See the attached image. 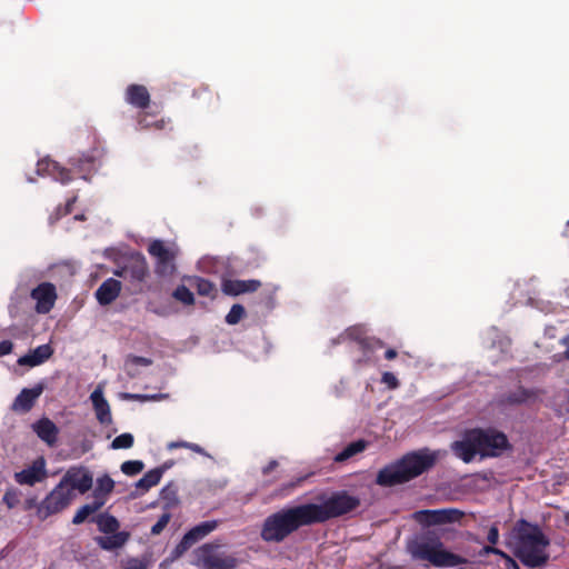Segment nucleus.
Here are the masks:
<instances>
[{
	"mask_svg": "<svg viewBox=\"0 0 569 569\" xmlns=\"http://www.w3.org/2000/svg\"><path fill=\"white\" fill-rule=\"evenodd\" d=\"M171 519V515L170 512H164L160 516V518L158 519V521L151 527V535L153 536H158L160 535L163 529L167 527V525L169 523Z\"/></svg>",
	"mask_w": 569,
	"mask_h": 569,
	"instance_id": "obj_35",
	"label": "nucleus"
},
{
	"mask_svg": "<svg viewBox=\"0 0 569 569\" xmlns=\"http://www.w3.org/2000/svg\"><path fill=\"white\" fill-rule=\"evenodd\" d=\"M192 556V565L200 569H236L239 565L236 555L227 552L216 541L196 548Z\"/></svg>",
	"mask_w": 569,
	"mask_h": 569,
	"instance_id": "obj_7",
	"label": "nucleus"
},
{
	"mask_svg": "<svg viewBox=\"0 0 569 569\" xmlns=\"http://www.w3.org/2000/svg\"><path fill=\"white\" fill-rule=\"evenodd\" d=\"M183 445H189V442H187V441L171 442L168 447H169V449L183 448Z\"/></svg>",
	"mask_w": 569,
	"mask_h": 569,
	"instance_id": "obj_52",
	"label": "nucleus"
},
{
	"mask_svg": "<svg viewBox=\"0 0 569 569\" xmlns=\"http://www.w3.org/2000/svg\"><path fill=\"white\" fill-rule=\"evenodd\" d=\"M60 482L80 493L89 491L93 483L91 472L84 467H72L61 478Z\"/></svg>",
	"mask_w": 569,
	"mask_h": 569,
	"instance_id": "obj_13",
	"label": "nucleus"
},
{
	"mask_svg": "<svg viewBox=\"0 0 569 569\" xmlns=\"http://www.w3.org/2000/svg\"><path fill=\"white\" fill-rule=\"evenodd\" d=\"M103 506L104 501L96 500L93 498L91 502L83 505L77 510L76 515L73 516L72 523L80 525L84 522L89 516L100 510Z\"/></svg>",
	"mask_w": 569,
	"mask_h": 569,
	"instance_id": "obj_27",
	"label": "nucleus"
},
{
	"mask_svg": "<svg viewBox=\"0 0 569 569\" xmlns=\"http://www.w3.org/2000/svg\"><path fill=\"white\" fill-rule=\"evenodd\" d=\"M13 345L9 340L0 341V357L9 355L12 351Z\"/></svg>",
	"mask_w": 569,
	"mask_h": 569,
	"instance_id": "obj_41",
	"label": "nucleus"
},
{
	"mask_svg": "<svg viewBox=\"0 0 569 569\" xmlns=\"http://www.w3.org/2000/svg\"><path fill=\"white\" fill-rule=\"evenodd\" d=\"M31 298L37 302L38 313H48L57 299L56 287L50 282H42L31 291Z\"/></svg>",
	"mask_w": 569,
	"mask_h": 569,
	"instance_id": "obj_15",
	"label": "nucleus"
},
{
	"mask_svg": "<svg viewBox=\"0 0 569 569\" xmlns=\"http://www.w3.org/2000/svg\"><path fill=\"white\" fill-rule=\"evenodd\" d=\"M305 479H306V477H300V478H298L296 481L290 482V483L288 485V488H289V489H291V490H292V489H295L296 487L300 486V485H301V482H302Z\"/></svg>",
	"mask_w": 569,
	"mask_h": 569,
	"instance_id": "obj_50",
	"label": "nucleus"
},
{
	"mask_svg": "<svg viewBox=\"0 0 569 569\" xmlns=\"http://www.w3.org/2000/svg\"><path fill=\"white\" fill-rule=\"evenodd\" d=\"M53 353L50 345L38 346L34 350L18 359L20 366L36 367L48 360Z\"/></svg>",
	"mask_w": 569,
	"mask_h": 569,
	"instance_id": "obj_21",
	"label": "nucleus"
},
{
	"mask_svg": "<svg viewBox=\"0 0 569 569\" xmlns=\"http://www.w3.org/2000/svg\"><path fill=\"white\" fill-rule=\"evenodd\" d=\"M438 458L439 452L429 449L408 453L382 468L377 475L376 482L382 487L405 483L433 467Z\"/></svg>",
	"mask_w": 569,
	"mask_h": 569,
	"instance_id": "obj_2",
	"label": "nucleus"
},
{
	"mask_svg": "<svg viewBox=\"0 0 569 569\" xmlns=\"http://www.w3.org/2000/svg\"><path fill=\"white\" fill-rule=\"evenodd\" d=\"M259 280H226L222 283V291L226 295L238 296L246 292H253L260 288Z\"/></svg>",
	"mask_w": 569,
	"mask_h": 569,
	"instance_id": "obj_20",
	"label": "nucleus"
},
{
	"mask_svg": "<svg viewBox=\"0 0 569 569\" xmlns=\"http://www.w3.org/2000/svg\"><path fill=\"white\" fill-rule=\"evenodd\" d=\"M407 551L412 559L427 561L436 568H452L468 562L466 558L447 550L436 530H428L409 540Z\"/></svg>",
	"mask_w": 569,
	"mask_h": 569,
	"instance_id": "obj_4",
	"label": "nucleus"
},
{
	"mask_svg": "<svg viewBox=\"0 0 569 569\" xmlns=\"http://www.w3.org/2000/svg\"><path fill=\"white\" fill-rule=\"evenodd\" d=\"M218 520L203 521L187 531L180 542L172 550V559L180 558L196 542L207 537L218 528Z\"/></svg>",
	"mask_w": 569,
	"mask_h": 569,
	"instance_id": "obj_11",
	"label": "nucleus"
},
{
	"mask_svg": "<svg viewBox=\"0 0 569 569\" xmlns=\"http://www.w3.org/2000/svg\"><path fill=\"white\" fill-rule=\"evenodd\" d=\"M38 173L42 171L48 172V174L52 176L54 180L60 181L62 184H66L71 181L69 170L62 168L59 163L52 160H41L38 162Z\"/></svg>",
	"mask_w": 569,
	"mask_h": 569,
	"instance_id": "obj_22",
	"label": "nucleus"
},
{
	"mask_svg": "<svg viewBox=\"0 0 569 569\" xmlns=\"http://www.w3.org/2000/svg\"><path fill=\"white\" fill-rule=\"evenodd\" d=\"M129 539V533L124 531L109 533V536L96 538L97 543L104 550H114L121 548Z\"/></svg>",
	"mask_w": 569,
	"mask_h": 569,
	"instance_id": "obj_25",
	"label": "nucleus"
},
{
	"mask_svg": "<svg viewBox=\"0 0 569 569\" xmlns=\"http://www.w3.org/2000/svg\"><path fill=\"white\" fill-rule=\"evenodd\" d=\"M134 438L131 433L124 432L120 436L116 437L111 442V448L114 450L118 449H129L133 446Z\"/></svg>",
	"mask_w": 569,
	"mask_h": 569,
	"instance_id": "obj_33",
	"label": "nucleus"
},
{
	"mask_svg": "<svg viewBox=\"0 0 569 569\" xmlns=\"http://www.w3.org/2000/svg\"><path fill=\"white\" fill-rule=\"evenodd\" d=\"M33 432L49 447H54L58 442L59 428L47 417H43L31 426Z\"/></svg>",
	"mask_w": 569,
	"mask_h": 569,
	"instance_id": "obj_17",
	"label": "nucleus"
},
{
	"mask_svg": "<svg viewBox=\"0 0 569 569\" xmlns=\"http://www.w3.org/2000/svg\"><path fill=\"white\" fill-rule=\"evenodd\" d=\"M246 310L241 305H233L226 316V322L228 325H237L244 316Z\"/></svg>",
	"mask_w": 569,
	"mask_h": 569,
	"instance_id": "obj_34",
	"label": "nucleus"
},
{
	"mask_svg": "<svg viewBox=\"0 0 569 569\" xmlns=\"http://www.w3.org/2000/svg\"><path fill=\"white\" fill-rule=\"evenodd\" d=\"M90 399L96 410L97 419L100 423H110L111 422V412L108 401L104 399L102 390L100 388L96 389L91 395Z\"/></svg>",
	"mask_w": 569,
	"mask_h": 569,
	"instance_id": "obj_23",
	"label": "nucleus"
},
{
	"mask_svg": "<svg viewBox=\"0 0 569 569\" xmlns=\"http://www.w3.org/2000/svg\"><path fill=\"white\" fill-rule=\"evenodd\" d=\"M121 290V282L113 278L104 280L96 291V298L101 306H107L113 302Z\"/></svg>",
	"mask_w": 569,
	"mask_h": 569,
	"instance_id": "obj_18",
	"label": "nucleus"
},
{
	"mask_svg": "<svg viewBox=\"0 0 569 569\" xmlns=\"http://www.w3.org/2000/svg\"><path fill=\"white\" fill-rule=\"evenodd\" d=\"M183 448L190 449L193 452H197V453H200L202 456L209 457V455L204 451V449L202 447H200L199 445H197V443L189 442V445H183Z\"/></svg>",
	"mask_w": 569,
	"mask_h": 569,
	"instance_id": "obj_44",
	"label": "nucleus"
},
{
	"mask_svg": "<svg viewBox=\"0 0 569 569\" xmlns=\"http://www.w3.org/2000/svg\"><path fill=\"white\" fill-rule=\"evenodd\" d=\"M73 497L71 488L59 482L38 506V517L43 520L62 511L71 503Z\"/></svg>",
	"mask_w": 569,
	"mask_h": 569,
	"instance_id": "obj_8",
	"label": "nucleus"
},
{
	"mask_svg": "<svg viewBox=\"0 0 569 569\" xmlns=\"http://www.w3.org/2000/svg\"><path fill=\"white\" fill-rule=\"evenodd\" d=\"M172 297L186 306L193 305L194 302L193 293L183 284L178 286L174 289Z\"/></svg>",
	"mask_w": 569,
	"mask_h": 569,
	"instance_id": "obj_31",
	"label": "nucleus"
},
{
	"mask_svg": "<svg viewBox=\"0 0 569 569\" xmlns=\"http://www.w3.org/2000/svg\"><path fill=\"white\" fill-rule=\"evenodd\" d=\"M113 274L130 281L131 283H141L148 274V266L143 256L133 254L129 257L122 266H119Z\"/></svg>",
	"mask_w": 569,
	"mask_h": 569,
	"instance_id": "obj_12",
	"label": "nucleus"
},
{
	"mask_svg": "<svg viewBox=\"0 0 569 569\" xmlns=\"http://www.w3.org/2000/svg\"><path fill=\"white\" fill-rule=\"evenodd\" d=\"M493 555H498L500 556L501 558H503L506 561H507V565H510L511 561H515L513 558H511L509 555H507L505 551L498 549V548H495V551H492Z\"/></svg>",
	"mask_w": 569,
	"mask_h": 569,
	"instance_id": "obj_46",
	"label": "nucleus"
},
{
	"mask_svg": "<svg viewBox=\"0 0 569 569\" xmlns=\"http://www.w3.org/2000/svg\"><path fill=\"white\" fill-rule=\"evenodd\" d=\"M138 367H136L133 363H130L129 360L126 359V362H124V369L127 371V373L131 377V378H134L139 375V371L137 369Z\"/></svg>",
	"mask_w": 569,
	"mask_h": 569,
	"instance_id": "obj_42",
	"label": "nucleus"
},
{
	"mask_svg": "<svg viewBox=\"0 0 569 569\" xmlns=\"http://www.w3.org/2000/svg\"><path fill=\"white\" fill-rule=\"evenodd\" d=\"M44 390L43 383H38L33 388H24L16 397L11 405V410L16 412H29L34 406L37 399Z\"/></svg>",
	"mask_w": 569,
	"mask_h": 569,
	"instance_id": "obj_16",
	"label": "nucleus"
},
{
	"mask_svg": "<svg viewBox=\"0 0 569 569\" xmlns=\"http://www.w3.org/2000/svg\"><path fill=\"white\" fill-rule=\"evenodd\" d=\"M511 569H520L519 565L515 561H511L510 565H508Z\"/></svg>",
	"mask_w": 569,
	"mask_h": 569,
	"instance_id": "obj_55",
	"label": "nucleus"
},
{
	"mask_svg": "<svg viewBox=\"0 0 569 569\" xmlns=\"http://www.w3.org/2000/svg\"><path fill=\"white\" fill-rule=\"evenodd\" d=\"M174 490L170 486H167L161 490V495L164 499H171V496H174Z\"/></svg>",
	"mask_w": 569,
	"mask_h": 569,
	"instance_id": "obj_48",
	"label": "nucleus"
},
{
	"mask_svg": "<svg viewBox=\"0 0 569 569\" xmlns=\"http://www.w3.org/2000/svg\"><path fill=\"white\" fill-rule=\"evenodd\" d=\"M367 448V441L357 440L355 442L349 443L345 447L338 455L335 457L336 462H345L356 456L357 453L362 452Z\"/></svg>",
	"mask_w": 569,
	"mask_h": 569,
	"instance_id": "obj_28",
	"label": "nucleus"
},
{
	"mask_svg": "<svg viewBox=\"0 0 569 569\" xmlns=\"http://www.w3.org/2000/svg\"><path fill=\"white\" fill-rule=\"evenodd\" d=\"M48 477L47 462L43 457H38L30 466L14 473V480L19 485L34 486Z\"/></svg>",
	"mask_w": 569,
	"mask_h": 569,
	"instance_id": "obj_14",
	"label": "nucleus"
},
{
	"mask_svg": "<svg viewBox=\"0 0 569 569\" xmlns=\"http://www.w3.org/2000/svg\"><path fill=\"white\" fill-rule=\"evenodd\" d=\"M278 467V461L277 460H271L263 469H262V472L263 475H268L269 472H271L272 470H274L276 468Z\"/></svg>",
	"mask_w": 569,
	"mask_h": 569,
	"instance_id": "obj_47",
	"label": "nucleus"
},
{
	"mask_svg": "<svg viewBox=\"0 0 569 569\" xmlns=\"http://www.w3.org/2000/svg\"><path fill=\"white\" fill-rule=\"evenodd\" d=\"M312 525L306 503L283 508L268 516L261 527L260 537L269 543H280L300 527Z\"/></svg>",
	"mask_w": 569,
	"mask_h": 569,
	"instance_id": "obj_5",
	"label": "nucleus"
},
{
	"mask_svg": "<svg viewBox=\"0 0 569 569\" xmlns=\"http://www.w3.org/2000/svg\"><path fill=\"white\" fill-rule=\"evenodd\" d=\"M166 469H167V467L162 466V467L149 470L141 479H139L134 483L137 491L132 492L131 497L137 498V497L143 495L144 492L149 491L152 487L157 486L160 482Z\"/></svg>",
	"mask_w": 569,
	"mask_h": 569,
	"instance_id": "obj_19",
	"label": "nucleus"
},
{
	"mask_svg": "<svg viewBox=\"0 0 569 569\" xmlns=\"http://www.w3.org/2000/svg\"><path fill=\"white\" fill-rule=\"evenodd\" d=\"M114 488V481L108 476L103 475L97 479L96 488L93 490V498L96 500L107 502V498L109 493L112 492Z\"/></svg>",
	"mask_w": 569,
	"mask_h": 569,
	"instance_id": "obj_26",
	"label": "nucleus"
},
{
	"mask_svg": "<svg viewBox=\"0 0 569 569\" xmlns=\"http://www.w3.org/2000/svg\"><path fill=\"white\" fill-rule=\"evenodd\" d=\"M381 381L387 385L389 389H397L399 387V380L392 372H385Z\"/></svg>",
	"mask_w": 569,
	"mask_h": 569,
	"instance_id": "obj_37",
	"label": "nucleus"
},
{
	"mask_svg": "<svg viewBox=\"0 0 569 569\" xmlns=\"http://www.w3.org/2000/svg\"><path fill=\"white\" fill-rule=\"evenodd\" d=\"M72 164L78 167L80 170H83V160L82 159L79 158L77 160H73Z\"/></svg>",
	"mask_w": 569,
	"mask_h": 569,
	"instance_id": "obj_53",
	"label": "nucleus"
},
{
	"mask_svg": "<svg viewBox=\"0 0 569 569\" xmlns=\"http://www.w3.org/2000/svg\"><path fill=\"white\" fill-rule=\"evenodd\" d=\"M127 360L130 361V363H133L136 367L143 366L148 367L152 363V361L144 357H138V356H129Z\"/></svg>",
	"mask_w": 569,
	"mask_h": 569,
	"instance_id": "obj_39",
	"label": "nucleus"
},
{
	"mask_svg": "<svg viewBox=\"0 0 569 569\" xmlns=\"http://www.w3.org/2000/svg\"><path fill=\"white\" fill-rule=\"evenodd\" d=\"M122 398L144 401V400L153 399L154 397L153 396L150 397V396H146V395H137V393H122Z\"/></svg>",
	"mask_w": 569,
	"mask_h": 569,
	"instance_id": "obj_43",
	"label": "nucleus"
},
{
	"mask_svg": "<svg viewBox=\"0 0 569 569\" xmlns=\"http://www.w3.org/2000/svg\"><path fill=\"white\" fill-rule=\"evenodd\" d=\"M356 331H357V329H349V330H348V335H349V336H352V335H353V332H356Z\"/></svg>",
	"mask_w": 569,
	"mask_h": 569,
	"instance_id": "obj_57",
	"label": "nucleus"
},
{
	"mask_svg": "<svg viewBox=\"0 0 569 569\" xmlns=\"http://www.w3.org/2000/svg\"><path fill=\"white\" fill-rule=\"evenodd\" d=\"M3 501L10 509L17 507L20 501L18 492L7 491L3 496Z\"/></svg>",
	"mask_w": 569,
	"mask_h": 569,
	"instance_id": "obj_36",
	"label": "nucleus"
},
{
	"mask_svg": "<svg viewBox=\"0 0 569 569\" xmlns=\"http://www.w3.org/2000/svg\"><path fill=\"white\" fill-rule=\"evenodd\" d=\"M563 520H565V523L567 526H569V511L567 513H565Z\"/></svg>",
	"mask_w": 569,
	"mask_h": 569,
	"instance_id": "obj_56",
	"label": "nucleus"
},
{
	"mask_svg": "<svg viewBox=\"0 0 569 569\" xmlns=\"http://www.w3.org/2000/svg\"><path fill=\"white\" fill-rule=\"evenodd\" d=\"M463 512L456 508L426 509L413 513V519L422 526H439L459 521Z\"/></svg>",
	"mask_w": 569,
	"mask_h": 569,
	"instance_id": "obj_10",
	"label": "nucleus"
},
{
	"mask_svg": "<svg viewBox=\"0 0 569 569\" xmlns=\"http://www.w3.org/2000/svg\"><path fill=\"white\" fill-rule=\"evenodd\" d=\"M123 569H147V565L143 560L132 558L126 562Z\"/></svg>",
	"mask_w": 569,
	"mask_h": 569,
	"instance_id": "obj_38",
	"label": "nucleus"
},
{
	"mask_svg": "<svg viewBox=\"0 0 569 569\" xmlns=\"http://www.w3.org/2000/svg\"><path fill=\"white\" fill-rule=\"evenodd\" d=\"M74 219L83 220L84 217L82 214L81 216H76Z\"/></svg>",
	"mask_w": 569,
	"mask_h": 569,
	"instance_id": "obj_58",
	"label": "nucleus"
},
{
	"mask_svg": "<svg viewBox=\"0 0 569 569\" xmlns=\"http://www.w3.org/2000/svg\"><path fill=\"white\" fill-rule=\"evenodd\" d=\"M487 539H488V541L491 545H496L498 542V540H499V530H498L497 526L490 527V529L488 531Z\"/></svg>",
	"mask_w": 569,
	"mask_h": 569,
	"instance_id": "obj_40",
	"label": "nucleus"
},
{
	"mask_svg": "<svg viewBox=\"0 0 569 569\" xmlns=\"http://www.w3.org/2000/svg\"><path fill=\"white\" fill-rule=\"evenodd\" d=\"M319 500L320 503H306L312 525L341 517L353 511L360 505L358 497L351 496L345 490L330 496H321Z\"/></svg>",
	"mask_w": 569,
	"mask_h": 569,
	"instance_id": "obj_6",
	"label": "nucleus"
},
{
	"mask_svg": "<svg viewBox=\"0 0 569 569\" xmlns=\"http://www.w3.org/2000/svg\"><path fill=\"white\" fill-rule=\"evenodd\" d=\"M386 359L392 360L397 357V351L393 349H388L385 353Z\"/></svg>",
	"mask_w": 569,
	"mask_h": 569,
	"instance_id": "obj_51",
	"label": "nucleus"
},
{
	"mask_svg": "<svg viewBox=\"0 0 569 569\" xmlns=\"http://www.w3.org/2000/svg\"><path fill=\"white\" fill-rule=\"evenodd\" d=\"M507 546L513 556L530 569L542 568L550 559V539L538 525L525 519L515 523L508 535Z\"/></svg>",
	"mask_w": 569,
	"mask_h": 569,
	"instance_id": "obj_1",
	"label": "nucleus"
},
{
	"mask_svg": "<svg viewBox=\"0 0 569 569\" xmlns=\"http://www.w3.org/2000/svg\"><path fill=\"white\" fill-rule=\"evenodd\" d=\"M127 101L140 109H144L149 106L150 96L144 86L131 84L127 88L126 92Z\"/></svg>",
	"mask_w": 569,
	"mask_h": 569,
	"instance_id": "obj_24",
	"label": "nucleus"
},
{
	"mask_svg": "<svg viewBox=\"0 0 569 569\" xmlns=\"http://www.w3.org/2000/svg\"><path fill=\"white\" fill-rule=\"evenodd\" d=\"M144 469V463L141 460H128L122 462L120 470L127 476H136Z\"/></svg>",
	"mask_w": 569,
	"mask_h": 569,
	"instance_id": "obj_32",
	"label": "nucleus"
},
{
	"mask_svg": "<svg viewBox=\"0 0 569 569\" xmlns=\"http://www.w3.org/2000/svg\"><path fill=\"white\" fill-rule=\"evenodd\" d=\"M76 201V197H73L72 199H70L67 204H66V208H64V211L62 214H68L71 212V208H72V204L74 203Z\"/></svg>",
	"mask_w": 569,
	"mask_h": 569,
	"instance_id": "obj_49",
	"label": "nucleus"
},
{
	"mask_svg": "<svg viewBox=\"0 0 569 569\" xmlns=\"http://www.w3.org/2000/svg\"><path fill=\"white\" fill-rule=\"evenodd\" d=\"M190 284L197 289L200 296L210 297L214 291L213 284L203 278L194 277L190 280Z\"/></svg>",
	"mask_w": 569,
	"mask_h": 569,
	"instance_id": "obj_30",
	"label": "nucleus"
},
{
	"mask_svg": "<svg viewBox=\"0 0 569 569\" xmlns=\"http://www.w3.org/2000/svg\"><path fill=\"white\" fill-rule=\"evenodd\" d=\"M148 252L156 258V272L160 276H168L174 271V259L178 249L174 244H166L162 240H153L148 248Z\"/></svg>",
	"mask_w": 569,
	"mask_h": 569,
	"instance_id": "obj_9",
	"label": "nucleus"
},
{
	"mask_svg": "<svg viewBox=\"0 0 569 569\" xmlns=\"http://www.w3.org/2000/svg\"><path fill=\"white\" fill-rule=\"evenodd\" d=\"M559 342L565 347L563 358L569 360V335L561 338Z\"/></svg>",
	"mask_w": 569,
	"mask_h": 569,
	"instance_id": "obj_45",
	"label": "nucleus"
},
{
	"mask_svg": "<svg viewBox=\"0 0 569 569\" xmlns=\"http://www.w3.org/2000/svg\"><path fill=\"white\" fill-rule=\"evenodd\" d=\"M508 447L505 433L488 429L468 430L461 440L451 443V450L463 462H470L479 453L482 457H497Z\"/></svg>",
	"mask_w": 569,
	"mask_h": 569,
	"instance_id": "obj_3",
	"label": "nucleus"
},
{
	"mask_svg": "<svg viewBox=\"0 0 569 569\" xmlns=\"http://www.w3.org/2000/svg\"><path fill=\"white\" fill-rule=\"evenodd\" d=\"M492 551H495V547L493 546H486L482 549V553H485V555L492 553Z\"/></svg>",
	"mask_w": 569,
	"mask_h": 569,
	"instance_id": "obj_54",
	"label": "nucleus"
},
{
	"mask_svg": "<svg viewBox=\"0 0 569 569\" xmlns=\"http://www.w3.org/2000/svg\"><path fill=\"white\" fill-rule=\"evenodd\" d=\"M93 521L97 523L99 530L104 533L118 532L120 526L117 518L109 513H100Z\"/></svg>",
	"mask_w": 569,
	"mask_h": 569,
	"instance_id": "obj_29",
	"label": "nucleus"
}]
</instances>
